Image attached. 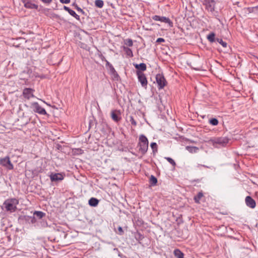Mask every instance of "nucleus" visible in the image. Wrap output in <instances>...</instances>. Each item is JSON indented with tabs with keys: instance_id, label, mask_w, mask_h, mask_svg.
<instances>
[{
	"instance_id": "nucleus-1",
	"label": "nucleus",
	"mask_w": 258,
	"mask_h": 258,
	"mask_svg": "<svg viewBox=\"0 0 258 258\" xmlns=\"http://www.w3.org/2000/svg\"><path fill=\"white\" fill-rule=\"evenodd\" d=\"M148 144L149 142L147 137L144 135H140L139 137V142L138 143L139 151L143 155H144L147 152L148 149Z\"/></svg>"
},
{
	"instance_id": "nucleus-2",
	"label": "nucleus",
	"mask_w": 258,
	"mask_h": 258,
	"mask_svg": "<svg viewBox=\"0 0 258 258\" xmlns=\"http://www.w3.org/2000/svg\"><path fill=\"white\" fill-rule=\"evenodd\" d=\"M19 204L18 200L13 198L8 199L5 201L4 205L6 211L11 212H15L17 209V205Z\"/></svg>"
},
{
	"instance_id": "nucleus-3",
	"label": "nucleus",
	"mask_w": 258,
	"mask_h": 258,
	"mask_svg": "<svg viewBox=\"0 0 258 258\" xmlns=\"http://www.w3.org/2000/svg\"><path fill=\"white\" fill-rule=\"evenodd\" d=\"M156 81L159 90L163 89L167 84V82L162 74H158L156 75Z\"/></svg>"
},
{
	"instance_id": "nucleus-4",
	"label": "nucleus",
	"mask_w": 258,
	"mask_h": 258,
	"mask_svg": "<svg viewBox=\"0 0 258 258\" xmlns=\"http://www.w3.org/2000/svg\"><path fill=\"white\" fill-rule=\"evenodd\" d=\"M0 165L4 167L8 170H12L14 168V166L9 156L0 158Z\"/></svg>"
},
{
	"instance_id": "nucleus-5",
	"label": "nucleus",
	"mask_w": 258,
	"mask_h": 258,
	"mask_svg": "<svg viewBox=\"0 0 258 258\" xmlns=\"http://www.w3.org/2000/svg\"><path fill=\"white\" fill-rule=\"evenodd\" d=\"M229 139L227 137H221L215 138L211 140V141L214 146H215L216 144H218L222 146H225L229 142Z\"/></svg>"
},
{
	"instance_id": "nucleus-6",
	"label": "nucleus",
	"mask_w": 258,
	"mask_h": 258,
	"mask_svg": "<svg viewBox=\"0 0 258 258\" xmlns=\"http://www.w3.org/2000/svg\"><path fill=\"white\" fill-rule=\"evenodd\" d=\"M203 4L205 9L209 12L213 13L215 11L216 2L215 0H203Z\"/></svg>"
},
{
	"instance_id": "nucleus-7",
	"label": "nucleus",
	"mask_w": 258,
	"mask_h": 258,
	"mask_svg": "<svg viewBox=\"0 0 258 258\" xmlns=\"http://www.w3.org/2000/svg\"><path fill=\"white\" fill-rule=\"evenodd\" d=\"M35 90L30 88H25L22 92V96L26 100H30L35 96L34 95Z\"/></svg>"
},
{
	"instance_id": "nucleus-8",
	"label": "nucleus",
	"mask_w": 258,
	"mask_h": 258,
	"mask_svg": "<svg viewBox=\"0 0 258 258\" xmlns=\"http://www.w3.org/2000/svg\"><path fill=\"white\" fill-rule=\"evenodd\" d=\"M137 75L138 76V79L139 81L141 83L142 86L146 89L148 84V81L146 75L143 72L137 71L136 72Z\"/></svg>"
},
{
	"instance_id": "nucleus-9",
	"label": "nucleus",
	"mask_w": 258,
	"mask_h": 258,
	"mask_svg": "<svg viewBox=\"0 0 258 258\" xmlns=\"http://www.w3.org/2000/svg\"><path fill=\"white\" fill-rule=\"evenodd\" d=\"M152 19L156 21H160L161 22L168 24L170 27H173V23L169 18L164 16L154 15L152 17Z\"/></svg>"
},
{
	"instance_id": "nucleus-10",
	"label": "nucleus",
	"mask_w": 258,
	"mask_h": 258,
	"mask_svg": "<svg viewBox=\"0 0 258 258\" xmlns=\"http://www.w3.org/2000/svg\"><path fill=\"white\" fill-rule=\"evenodd\" d=\"M31 107L33 111L41 115L47 114L46 111L44 108H42L37 102H33L31 103Z\"/></svg>"
},
{
	"instance_id": "nucleus-11",
	"label": "nucleus",
	"mask_w": 258,
	"mask_h": 258,
	"mask_svg": "<svg viewBox=\"0 0 258 258\" xmlns=\"http://www.w3.org/2000/svg\"><path fill=\"white\" fill-rule=\"evenodd\" d=\"M111 117L113 121L118 122L121 119V112L119 110H113L111 112Z\"/></svg>"
},
{
	"instance_id": "nucleus-12",
	"label": "nucleus",
	"mask_w": 258,
	"mask_h": 258,
	"mask_svg": "<svg viewBox=\"0 0 258 258\" xmlns=\"http://www.w3.org/2000/svg\"><path fill=\"white\" fill-rule=\"evenodd\" d=\"M24 7L29 9L37 10L38 6L32 3L31 0H21Z\"/></svg>"
},
{
	"instance_id": "nucleus-13",
	"label": "nucleus",
	"mask_w": 258,
	"mask_h": 258,
	"mask_svg": "<svg viewBox=\"0 0 258 258\" xmlns=\"http://www.w3.org/2000/svg\"><path fill=\"white\" fill-rule=\"evenodd\" d=\"M19 219H21L24 220L25 221H26V222L29 224H34L37 222V220L33 215L32 216L24 215L23 216L20 217Z\"/></svg>"
},
{
	"instance_id": "nucleus-14",
	"label": "nucleus",
	"mask_w": 258,
	"mask_h": 258,
	"mask_svg": "<svg viewBox=\"0 0 258 258\" xmlns=\"http://www.w3.org/2000/svg\"><path fill=\"white\" fill-rule=\"evenodd\" d=\"M245 202L247 207L252 209L255 207V202L250 196H247L245 198Z\"/></svg>"
},
{
	"instance_id": "nucleus-15",
	"label": "nucleus",
	"mask_w": 258,
	"mask_h": 258,
	"mask_svg": "<svg viewBox=\"0 0 258 258\" xmlns=\"http://www.w3.org/2000/svg\"><path fill=\"white\" fill-rule=\"evenodd\" d=\"M51 181H58L63 179V176L61 173H51L50 175Z\"/></svg>"
},
{
	"instance_id": "nucleus-16",
	"label": "nucleus",
	"mask_w": 258,
	"mask_h": 258,
	"mask_svg": "<svg viewBox=\"0 0 258 258\" xmlns=\"http://www.w3.org/2000/svg\"><path fill=\"white\" fill-rule=\"evenodd\" d=\"M63 9L67 11L70 14V15L74 17L77 20H80V16L77 15L74 11L66 6H63Z\"/></svg>"
},
{
	"instance_id": "nucleus-17",
	"label": "nucleus",
	"mask_w": 258,
	"mask_h": 258,
	"mask_svg": "<svg viewBox=\"0 0 258 258\" xmlns=\"http://www.w3.org/2000/svg\"><path fill=\"white\" fill-rule=\"evenodd\" d=\"M136 69L141 72L145 71L147 69L146 64L144 63H141L140 64H134Z\"/></svg>"
},
{
	"instance_id": "nucleus-18",
	"label": "nucleus",
	"mask_w": 258,
	"mask_h": 258,
	"mask_svg": "<svg viewBox=\"0 0 258 258\" xmlns=\"http://www.w3.org/2000/svg\"><path fill=\"white\" fill-rule=\"evenodd\" d=\"M173 254L177 258H184V254L179 249H175L173 251Z\"/></svg>"
},
{
	"instance_id": "nucleus-19",
	"label": "nucleus",
	"mask_w": 258,
	"mask_h": 258,
	"mask_svg": "<svg viewBox=\"0 0 258 258\" xmlns=\"http://www.w3.org/2000/svg\"><path fill=\"white\" fill-rule=\"evenodd\" d=\"M33 215L35 217L36 219L38 218V219H41L45 216V213L42 211H35L33 213Z\"/></svg>"
},
{
	"instance_id": "nucleus-20",
	"label": "nucleus",
	"mask_w": 258,
	"mask_h": 258,
	"mask_svg": "<svg viewBox=\"0 0 258 258\" xmlns=\"http://www.w3.org/2000/svg\"><path fill=\"white\" fill-rule=\"evenodd\" d=\"M99 200L95 198H91L89 200V204L92 207H96L99 203Z\"/></svg>"
},
{
	"instance_id": "nucleus-21",
	"label": "nucleus",
	"mask_w": 258,
	"mask_h": 258,
	"mask_svg": "<svg viewBox=\"0 0 258 258\" xmlns=\"http://www.w3.org/2000/svg\"><path fill=\"white\" fill-rule=\"evenodd\" d=\"M207 38L208 41L211 43H213L216 41V38H215V34L214 32H211L209 35H207Z\"/></svg>"
},
{
	"instance_id": "nucleus-22",
	"label": "nucleus",
	"mask_w": 258,
	"mask_h": 258,
	"mask_svg": "<svg viewBox=\"0 0 258 258\" xmlns=\"http://www.w3.org/2000/svg\"><path fill=\"white\" fill-rule=\"evenodd\" d=\"M135 238L139 243L141 244V241L144 238V236L140 232L138 231L135 233Z\"/></svg>"
},
{
	"instance_id": "nucleus-23",
	"label": "nucleus",
	"mask_w": 258,
	"mask_h": 258,
	"mask_svg": "<svg viewBox=\"0 0 258 258\" xmlns=\"http://www.w3.org/2000/svg\"><path fill=\"white\" fill-rule=\"evenodd\" d=\"M203 196L204 195L202 191L199 192L198 194L194 197V200L195 203L197 204L200 203V201Z\"/></svg>"
},
{
	"instance_id": "nucleus-24",
	"label": "nucleus",
	"mask_w": 258,
	"mask_h": 258,
	"mask_svg": "<svg viewBox=\"0 0 258 258\" xmlns=\"http://www.w3.org/2000/svg\"><path fill=\"white\" fill-rule=\"evenodd\" d=\"M158 182L157 178L152 175L149 179V183L151 186H155L157 184Z\"/></svg>"
},
{
	"instance_id": "nucleus-25",
	"label": "nucleus",
	"mask_w": 258,
	"mask_h": 258,
	"mask_svg": "<svg viewBox=\"0 0 258 258\" xmlns=\"http://www.w3.org/2000/svg\"><path fill=\"white\" fill-rule=\"evenodd\" d=\"M186 149L191 153H197L199 150V148L194 146H186Z\"/></svg>"
},
{
	"instance_id": "nucleus-26",
	"label": "nucleus",
	"mask_w": 258,
	"mask_h": 258,
	"mask_svg": "<svg viewBox=\"0 0 258 258\" xmlns=\"http://www.w3.org/2000/svg\"><path fill=\"white\" fill-rule=\"evenodd\" d=\"M123 50L124 51L125 54L126 55L129 56L130 57H133V53L132 52V50L131 49L127 47H123Z\"/></svg>"
},
{
	"instance_id": "nucleus-27",
	"label": "nucleus",
	"mask_w": 258,
	"mask_h": 258,
	"mask_svg": "<svg viewBox=\"0 0 258 258\" xmlns=\"http://www.w3.org/2000/svg\"><path fill=\"white\" fill-rule=\"evenodd\" d=\"M95 5L97 8H102L104 6V2L102 0H95Z\"/></svg>"
},
{
	"instance_id": "nucleus-28",
	"label": "nucleus",
	"mask_w": 258,
	"mask_h": 258,
	"mask_svg": "<svg viewBox=\"0 0 258 258\" xmlns=\"http://www.w3.org/2000/svg\"><path fill=\"white\" fill-rule=\"evenodd\" d=\"M72 6L75 7V8L77 10L78 12L81 13L83 15H86L85 12L81 8H80L76 3H74L72 4Z\"/></svg>"
},
{
	"instance_id": "nucleus-29",
	"label": "nucleus",
	"mask_w": 258,
	"mask_h": 258,
	"mask_svg": "<svg viewBox=\"0 0 258 258\" xmlns=\"http://www.w3.org/2000/svg\"><path fill=\"white\" fill-rule=\"evenodd\" d=\"M105 62H106V67L109 71L110 73L112 71H114L115 70V69L114 68L113 66L111 63H110V62H108L107 60H105Z\"/></svg>"
},
{
	"instance_id": "nucleus-30",
	"label": "nucleus",
	"mask_w": 258,
	"mask_h": 258,
	"mask_svg": "<svg viewBox=\"0 0 258 258\" xmlns=\"http://www.w3.org/2000/svg\"><path fill=\"white\" fill-rule=\"evenodd\" d=\"M110 74L112 75L114 80H116V81L118 80V79L119 78V76L118 74H117V72L115 71V70L112 71Z\"/></svg>"
},
{
	"instance_id": "nucleus-31",
	"label": "nucleus",
	"mask_w": 258,
	"mask_h": 258,
	"mask_svg": "<svg viewBox=\"0 0 258 258\" xmlns=\"http://www.w3.org/2000/svg\"><path fill=\"white\" fill-rule=\"evenodd\" d=\"M216 41L221 44V45L224 47H226L227 46V43L225 41H223L221 38H217Z\"/></svg>"
},
{
	"instance_id": "nucleus-32",
	"label": "nucleus",
	"mask_w": 258,
	"mask_h": 258,
	"mask_svg": "<svg viewBox=\"0 0 258 258\" xmlns=\"http://www.w3.org/2000/svg\"><path fill=\"white\" fill-rule=\"evenodd\" d=\"M209 122L211 124H212L213 125H218L219 121L217 118H212L209 120Z\"/></svg>"
},
{
	"instance_id": "nucleus-33",
	"label": "nucleus",
	"mask_w": 258,
	"mask_h": 258,
	"mask_svg": "<svg viewBox=\"0 0 258 258\" xmlns=\"http://www.w3.org/2000/svg\"><path fill=\"white\" fill-rule=\"evenodd\" d=\"M150 146L153 150V153L157 152L158 146L156 143H152Z\"/></svg>"
},
{
	"instance_id": "nucleus-34",
	"label": "nucleus",
	"mask_w": 258,
	"mask_h": 258,
	"mask_svg": "<svg viewBox=\"0 0 258 258\" xmlns=\"http://www.w3.org/2000/svg\"><path fill=\"white\" fill-rule=\"evenodd\" d=\"M124 44L130 47L132 46L133 45V40L130 38L127 39L125 40Z\"/></svg>"
},
{
	"instance_id": "nucleus-35",
	"label": "nucleus",
	"mask_w": 258,
	"mask_h": 258,
	"mask_svg": "<svg viewBox=\"0 0 258 258\" xmlns=\"http://www.w3.org/2000/svg\"><path fill=\"white\" fill-rule=\"evenodd\" d=\"M165 159L168 161V162H169L172 166H175L176 165V163L170 157H165Z\"/></svg>"
},
{
	"instance_id": "nucleus-36",
	"label": "nucleus",
	"mask_w": 258,
	"mask_h": 258,
	"mask_svg": "<svg viewBox=\"0 0 258 258\" xmlns=\"http://www.w3.org/2000/svg\"><path fill=\"white\" fill-rule=\"evenodd\" d=\"M130 122H131V124L134 126H136L137 125V122L134 119L133 116H130Z\"/></svg>"
},
{
	"instance_id": "nucleus-37",
	"label": "nucleus",
	"mask_w": 258,
	"mask_h": 258,
	"mask_svg": "<svg viewBox=\"0 0 258 258\" xmlns=\"http://www.w3.org/2000/svg\"><path fill=\"white\" fill-rule=\"evenodd\" d=\"M248 9L249 10V12H258V6L256 7H252L251 8H249Z\"/></svg>"
},
{
	"instance_id": "nucleus-38",
	"label": "nucleus",
	"mask_w": 258,
	"mask_h": 258,
	"mask_svg": "<svg viewBox=\"0 0 258 258\" xmlns=\"http://www.w3.org/2000/svg\"><path fill=\"white\" fill-rule=\"evenodd\" d=\"M117 229H118V234L121 235H122L124 233V231H123V229H122L121 227L119 226L118 227Z\"/></svg>"
},
{
	"instance_id": "nucleus-39",
	"label": "nucleus",
	"mask_w": 258,
	"mask_h": 258,
	"mask_svg": "<svg viewBox=\"0 0 258 258\" xmlns=\"http://www.w3.org/2000/svg\"><path fill=\"white\" fill-rule=\"evenodd\" d=\"M165 41V39L162 38H158L156 40L157 43L164 42Z\"/></svg>"
},
{
	"instance_id": "nucleus-40",
	"label": "nucleus",
	"mask_w": 258,
	"mask_h": 258,
	"mask_svg": "<svg viewBox=\"0 0 258 258\" xmlns=\"http://www.w3.org/2000/svg\"><path fill=\"white\" fill-rule=\"evenodd\" d=\"M42 3L45 4H50L52 0H41Z\"/></svg>"
},
{
	"instance_id": "nucleus-41",
	"label": "nucleus",
	"mask_w": 258,
	"mask_h": 258,
	"mask_svg": "<svg viewBox=\"0 0 258 258\" xmlns=\"http://www.w3.org/2000/svg\"><path fill=\"white\" fill-rule=\"evenodd\" d=\"M61 4H69L71 2V0H59Z\"/></svg>"
},
{
	"instance_id": "nucleus-42",
	"label": "nucleus",
	"mask_w": 258,
	"mask_h": 258,
	"mask_svg": "<svg viewBox=\"0 0 258 258\" xmlns=\"http://www.w3.org/2000/svg\"><path fill=\"white\" fill-rule=\"evenodd\" d=\"M200 166H203V167H204L207 168H210V167H209L208 166H206V165H205L198 164V167H199Z\"/></svg>"
},
{
	"instance_id": "nucleus-43",
	"label": "nucleus",
	"mask_w": 258,
	"mask_h": 258,
	"mask_svg": "<svg viewBox=\"0 0 258 258\" xmlns=\"http://www.w3.org/2000/svg\"><path fill=\"white\" fill-rule=\"evenodd\" d=\"M54 17L57 19H60V16L57 14L54 15Z\"/></svg>"
}]
</instances>
